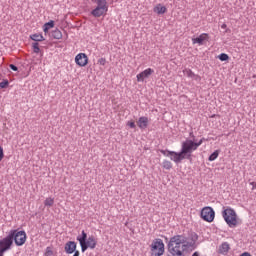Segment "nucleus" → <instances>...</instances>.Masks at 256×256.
<instances>
[{
	"label": "nucleus",
	"instance_id": "obj_29",
	"mask_svg": "<svg viewBox=\"0 0 256 256\" xmlns=\"http://www.w3.org/2000/svg\"><path fill=\"white\" fill-rule=\"evenodd\" d=\"M127 126L130 127V129H135V121H128Z\"/></svg>",
	"mask_w": 256,
	"mask_h": 256
},
{
	"label": "nucleus",
	"instance_id": "obj_3",
	"mask_svg": "<svg viewBox=\"0 0 256 256\" xmlns=\"http://www.w3.org/2000/svg\"><path fill=\"white\" fill-rule=\"evenodd\" d=\"M222 217L224 221L227 223L228 227L235 228L237 225H241V220L237 215L235 209L231 207H224L222 211Z\"/></svg>",
	"mask_w": 256,
	"mask_h": 256
},
{
	"label": "nucleus",
	"instance_id": "obj_27",
	"mask_svg": "<svg viewBox=\"0 0 256 256\" xmlns=\"http://www.w3.org/2000/svg\"><path fill=\"white\" fill-rule=\"evenodd\" d=\"M4 158H5V152L3 150V147L0 146V162H2Z\"/></svg>",
	"mask_w": 256,
	"mask_h": 256
},
{
	"label": "nucleus",
	"instance_id": "obj_6",
	"mask_svg": "<svg viewBox=\"0 0 256 256\" xmlns=\"http://www.w3.org/2000/svg\"><path fill=\"white\" fill-rule=\"evenodd\" d=\"M8 237H11L12 242L14 240V243L17 245V247H22V245H25L27 242V233H25L23 230H11L8 234Z\"/></svg>",
	"mask_w": 256,
	"mask_h": 256
},
{
	"label": "nucleus",
	"instance_id": "obj_19",
	"mask_svg": "<svg viewBox=\"0 0 256 256\" xmlns=\"http://www.w3.org/2000/svg\"><path fill=\"white\" fill-rule=\"evenodd\" d=\"M162 167L163 169H166L167 171L173 169V163H171V161L169 160H164L162 163Z\"/></svg>",
	"mask_w": 256,
	"mask_h": 256
},
{
	"label": "nucleus",
	"instance_id": "obj_25",
	"mask_svg": "<svg viewBox=\"0 0 256 256\" xmlns=\"http://www.w3.org/2000/svg\"><path fill=\"white\" fill-rule=\"evenodd\" d=\"M44 256H53V248L47 247Z\"/></svg>",
	"mask_w": 256,
	"mask_h": 256
},
{
	"label": "nucleus",
	"instance_id": "obj_8",
	"mask_svg": "<svg viewBox=\"0 0 256 256\" xmlns=\"http://www.w3.org/2000/svg\"><path fill=\"white\" fill-rule=\"evenodd\" d=\"M201 218L207 223H213L215 221V210L209 206L204 207L201 210Z\"/></svg>",
	"mask_w": 256,
	"mask_h": 256
},
{
	"label": "nucleus",
	"instance_id": "obj_7",
	"mask_svg": "<svg viewBox=\"0 0 256 256\" xmlns=\"http://www.w3.org/2000/svg\"><path fill=\"white\" fill-rule=\"evenodd\" d=\"M97 7L92 10L91 15L93 17H103L107 15V11H109V5H107V0H96Z\"/></svg>",
	"mask_w": 256,
	"mask_h": 256
},
{
	"label": "nucleus",
	"instance_id": "obj_17",
	"mask_svg": "<svg viewBox=\"0 0 256 256\" xmlns=\"http://www.w3.org/2000/svg\"><path fill=\"white\" fill-rule=\"evenodd\" d=\"M55 27V22L50 21L43 26L44 33H49V29H53Z\"/></svg>",
	"mask_w": 256,
	"mask_h": 256
},
{
	"label": "nucleus",
	"instance_id": "obj_31",
	"mask_svg": "<svg viewBox=\"0 0 256 256\" xmlns=\"http://www.w3.org/2000/svg\"><path fill=\"white\" fill-rule=\"evenodd\" d=\"M221 29H227V24H222Z\"/></svg>",
	"mask_w": 256,
	"mask_h": 256
},
{
	"label": "nucleus",
	"instance_id": "obj_12",
	"mask_svg": "<svg viewBox=\"0 0 256 256\" xmlns=\"http://www.w3.org/2000/svg\"><path fill=\"white\" fill-rule=\"evenodd\" d=\"M208 40H209V34L202 33L199 35V37L193 38L192 43H193V45H195V44L203 45V43H205V41H208Z\"/></svg>",
	"mask_w": 256,
	"mask_h": 256
},
{
	"label": "nucleus",
	"instance_id": "obj_2",
	"mask_svg": "<svg viewBox=\"0 0 256 256\" xmlns=\"http://www.w3.org/2000/svg\"><path fill=\"white\" fill-rule=\"evenodd\" d=\"M185 249H187V240L183 235H176L170 238L168 251L172 256H183Z\"/></svg>",
	"mask_w": 256,
	"mask_h": 256
},
{
	"label": "nucleus",
	"instance_id": "obj_10",
	"mask_svg": "<svg viewBox=\"0 0 256 256\" xmlns=\"http://www.w3.org/2000/svg\"><path fill=\"white\" fill-rule=\"evenodd\" d=\"M75 63L78 67H87L89 64V57L85 53H79L75 57Z\"/></svg>",
	"mask_w": 256,
	"mask_h": 256
},
{
	"label": "nucleus",
	"instance_id": "obj_4",
	"mask_svg": "<svg viewBox=\"0 0 256 256\" xmlns=\"http://www.w3.org/2000/svg\"><path fill=\"white\" fill-rule=\"evenodd\" d=\"M77 241H79L83 253H85L86 249H95L97 247V239H95V236H90L87 239L85 230L82 231L81 235L77 236Z\"/></svg>",
	"mask_w": 256,
	"mask_h": 256
},
{
	"label": "nucleus",
	"instance_id": "obj_32",
	"mask_svg": "<svg viewBox=\"0 0 256 256\" xmlns=\"http://www.w3.org/2000/svg\"><path fill=\"white\" fill-rule=\"evenodd\" d=\"M250 185H252L253 188L256 189V183L255 182H251Z\"/></svg>",
	"mask_w": 256,
	"mask_h": 256
},
{
	"label": "nucleus",
	"instance_id": "obj_30",
	"mask_svg": "<svg viewBox=\"0 0 256 256\" xmlns=\"http://www.w3.org/2000/svg\"><path fill=\"white\" fill-rule=\"evenodd\" d=\"M9 67H10V69H12V71H18L17 66H15L13 64H10Z\"/></svg>",
	"mask_w": 256,
	"mask_h": 256
},
{
	"label": "nucleus",
	"instance_id": "obj_21",
	"mask_svg": "<svg viewBox=\"0 0 256 256\" xmlns=\"http://www.w3.org/2000/svg\"><path fill=\"white\" fill-rule=\"evenodd\" d=\"M183 73L186 74L187 77H191V78L197 77V79H200V77L196 76L195 73H193V71H191V69H185L183 71Z\"/></svg>",
	"mask_w": 256,
	"mask_h": 256
},
{
	"label": "nucleus",
	"instance_id": "obj_14",
	"mask_svg": "<svg viewBox=\"0 0 256 256\" xmlns=\"http://www.w3.org/2000/svg\"><path fill=\"white\" fill-rule=\"evenodd\" d=\"M137 125L139 129H145L146 127L149 126V118L142 116L138 119Z\"/></svg>",
	"mask_w": 256,
	"mask_h": 256
},
{
	"label": "nucleus",
	"instance_id": "obj_26",
	"mask_svg": "<svg viewBox=\"0 0 256 256\" xmlns=\"http://www.w3.org/2000/svg\"><path fill=\"white\" fill-rule=\"evenodd\" d=\"M98 65H102L103 67H105V65H107V59L105 58L98 59Z\"/></svg>",
	"mask_w": 256,
	"mask_h": 256
},
{
	"label": "nucleus",
	"instance_id": "obj_20",
	"mask_svg": "<svg viewBox=\"0 0 256 256\" xmlns=\"http://www.w3.org/2000/svg\"><path fill=\"white\" fill-rule=\"evenodd\" d=\"M54 203H55V199L51 197H48L44 200L45 207H53Z\"/></svg>",
	"mask_w": 256,
	"mask_h": 256
},
{
	"label": "nucleus",
	"instance_id": "obj_22",
	"mask_svg": "<svg viewBox=\"0 0 256 256\" xmlns=\"http://www.w3.org/2000/svg\"><path fill=\"white\" fill-rule=\"evenodd\" d=\"M219 157V150L214 151L208 158L209 161H215Z\"/></svg>",
	"mask_w": 256,
	"mask_h": 256
},
{
	"label": "nucleus",
	"instance_id": "obj_1",
	"mask_svg": "<svg viewBox=\"0 0 256 256\" xmlns=\"http://www.w3.org/2000/svg\"><path fill=\"white\" fill-rule=\"evenodd\" d=\"M205 138L199 140V142H194L191 139H186L182 142V148L180 152L161 150L164 157H169L174 163H181L183 159H191V153L197 151L201 145H203Z\"/></svg>",
	"mask_w": 256,
	"mask_h": 256
},
{
	"label": "nucleus",
	"instance_id": "obj_15",
	"mask_svg": "<svg viewBox=\"0 0 256 256\" xmlns=\"http://www.w3.org/2000/svg\"><path fill=\"white\" fill-rule=\"evenodd\" d=\"M154 13H157V15H164V13H167V7L163 6L162 4H157L153 8Z\"/></svg>",
	"mask_w": 256,
	"mask_h": 256
},
{
	"label": "nucleus",
	"instance_id": "obj_13",
	"mask_svg": "<svg viewBox=\"0 0 256 256\" xmlns=\"http://www.w3.org/2000/svg\"><path fill=\"white\" fill-rule=\"evenodd\" d=\"M230 249H231V246L229 245V243L224 242L218 247L217 252L219 255H227V253H229Z\"/></svg>",
	"mask_w": 256,
	"mask_h": 256
},
{
	"label": "nucleus",
	"instance_id": "obj_18",
	"mask_svg": "<svg viewBox=\"0 0 256 256\" xmlns=\"http://www.w3.org/2000/svg\"><path fill=\"white\" fill-rule=\"evenodd\" d=\"M52 37L53 39H63V33H61V30L56 29L52 31Z\"/></svg>",
	"mask_w": 256,
	"mask_h": 256
},
{
	"label": "nucleus",
	"instance_id": "obj_9",
	"mask_svg": "<svg viewBox=\"0 0 256 256\" xmlns=\"http://www.w3.org/2000/svg\"><path fill=\"white\" fill-rule=\"evenodd\" d=\"M13 245V241L11 240V236H7L0 240V256H3L5 251H9L11 246Z\"/></svg>",
	"mask_w": 256,
	"mask_h": 256
},
{
	"label": "nucleus",
	"instance_id": "obj_5",
	"mask_svg": "<svg viewBox=\"0 0 256 256\" xmlns=\"http://www.w3.org/2000/svg\"><path fill=\"white\" fill-rule=\"evenodd\" d=\"M151 256L165 255V243L161 238H155L150 244Z\"/></svg>",
	"mask_w": 256,
	"mask_h": 256
},
{
	"label": "nucleus",
	"instance_id": "obj_23",
	"mask_svg": "<svg viewBox=\"0 0 256 256\" xmlns=\"http://www.w3.org/2000/svg\"><path fill=\"white\" fill-rule=\"evenodd\" d=\"M218 59L220 61H229V55H227L226 53H222V54L218 55Z\"/></svg>",
	"mask_w": 256,
	"mask_h": 256
},
{
	"label": "nucleus",
	"instance_id": "obj_11",
	"mask_svg": "<svg viewBox=\"0 0 256 256\" xmlns=\"http://www.w3.org/2000/svg\"><path fill=\"white\" fill-rule=\"evenodd\" d=\"M154 73H155V70H153L151 68L145 69L141 73L137 74L136 78H137L138 83H143V81H145V79H149V77H151V75Z\"/></svg>",
	"mask_w": 256,
	"mask_h": 256
},
{
	"label": "nucleus",
	"instance_id": "obj_16",
	"mask_svg": "<svg viewBox=\"0 0 256 256\" xmlns=\"http://www.w3.org/2000/svg\"><path fill=\"white\" fill-rule=\"evenodd\" d=\"M30 39H32V41H36V42L45 41V37H43V34H32L30 36Z\"/></svg>",
	"mask_w": 256,
	"mask_h": 256
},
{
	"label": "nucleus",
	"instance_id": "obj_24",
	"mask_svg": "<svg viewBox=\"0 0 256 256\" xmlns=\"http://www.w3.org/2000/svg\"><path fill=\"white\" fill-rule=\"evenodd\" d=\"M32 49H33L34 53H40V51H41V48H39V43H37V42L32 44Z\"/></svg>",
	"mask_w": 256,
	"mask_h": 256
},
{
	"label": "nucleus",
	"instance_id": "obj_28",
	"mask_svg": "<svg viewBox=\"0 0 256 256\" xmlns=\"http://www.w3.org/2000/svg\"><path fill=\"white\" fill-rule=\"evenodd\" d=\"M8 85H9V81L0 82V88L1 89H5V87H7Z\"/></svg>",
	"mask_w": 256,
	"mask_h": 256
}]
</instances>
